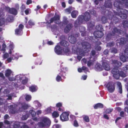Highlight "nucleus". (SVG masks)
I'll use <instances>...</instances> for the list:
<instances>
[{"label": "nucleus", "instance_id": "1", "mask_svg": "<svg viewBox=\"0 0 128 128\" xmlns=\"http://www.w3.org/2000/svg\"><path fill=\"white\" fill-rule=\"evenodd\" d=\"M115 0L114 5L115 7L117 8V10L118 12H114V14L120 16V18L126 19L127 16L128 11L122 8L123 6L125 5L126 6L128 7V0Z\"/></svg>", "mask_w": 128, "mask_h": 128}, {"label": "nucleus", "instance_id": "2", "mask_svg": "<svg viewBox=\"0 0 128 128\" xmlns=\"http://www.w3.org/2000/svg\"><path fill=\"white\" fill-rule=\"evenodd\" d=\"M82 48H78L77 46V48L74 49L75 46H73V49L76 51L78 54L82 56L84 55L87 52L88 50L91 48V45L89 43L85 42H83L81 43Z\"/></svg>", "mask_w": 128, "mask_h": 128}, {"label": "nucleus", "instance_id": "3", "mask_svg": "<svg viewBox=\"0 0 128 128\" xmlns=\"http://www.w3.org/2000/svg\"><path fill=\"white\" fill-rule=\"evenodd\" d=\"M60 44L64 48H63V51L65 53H67L70 51V48L68 47L69 43L68 42L65 40H62L60 42Z\"/></svg>", "mask_w": 128, "mask_h": 128}, {"label": "nucleus", "instance_id": "4", "mask_svg": "<svg viewBox=\"0 0 128 128\" xmlns=\"http://www.w3.org/2000/svg\"><path fill=\"white\" fill-rule=\"evenodd\" d=\"M106 87L109 92L112 93L114 91L115 89V83L112 82H109L106 85Z\"/></svg>", "mask_w": 128, "mask_h": 128}, {"label": "nucleus", "instance_id": "5", "mask_svg": "<svg viewBox=\"0 0 128 128\" xmlns=\"http://www.w3.org/2000/svg\"><path fill=\"white\" fill-rule=\"evenodd\" d=\"M84 20V18L83 15H79L78 17V20H76L74 24L75 28L77 27L79 25L81 24Z\"/></svg>", "mask_w": 128, "mask_h": 128}, {"label": "nucleus", "instance_id": "6", "mask_svg": "<svg viewBox=\"0 0 128 128\" xmlns=\"http://www.w3.org/2000/svg\"><path fill=\"white\" fill-rule=\"evenodd\" d=\"M69 114L67 112H63L60 116V119L62 122L68 121L69 120Z\"/></svg>", "mask_w": 128, "mask_h": 128}, {"label": "nucleus", "instance_id": "7", "mask_svg": "<svg viewBox=\"0 0 128 128\" xmlns=\"http://www.w3.org/2000/svg\"><path fill=\"white\" fill-rule=\"evenodd\" d=\"M108 19L110 20H112L113 22L116 24L119 21L118 18L114 16L113 14L112 13L110 12L109 14H108L107 16Z\"/></svg>", "mask_w": 128, "mask_h": 128}, {"label": "nucleus", "instance_id": "8", "mask_svg": "<svg viewBox=\"0 0 128 128\" xmlns=\"http://www.w3.org/2000/svg\"><path fill=\"white\" fill-rule=\"evenodd\" d=\"M66 76V73L64 71L62 70L58 74L56 78V80L58 82L61 81L62 80V77L64 79L66 78L65 76Z\"/></svg>", "mask_w": 128, "mask_h": 128}, {"label": "nucleus", "instance_id": "9", "mask_svg": "<svg viewBox=\"0 0 128 128\" xmlns=\"http://www.w3.org/2000/svg\"><path fill=\"white\" fill-rule=\"evenodd\" d=\"M24 28V26L22 24L19 25L18 28L15 29V32L16 34L21 35L23 33V29Z\"/></svg>", "mask_w": 128, "mask_h": 128}, {"label": "nucleus", "instance_id": "10", "mask_svg": "<svg viewBox=\"0 0 128 128\" xmlns=\"http://www.w3.org/2000/svg\"><path fill=\"white\" fill-rule=\"evenodd\" d=\"M125 56L122 55L120 56V58L121 61L123 62H125L126 58L128 59V48H126L124 50Z\"/></svg>", "mask_w": 128, "mask_h": 128}, {"label": "nucleus", "instance_id": "11", "mask_svg": "<svg viewBox=\"0 0 128 128\" xmlns=\"http://www.w3.org/2000/svg\"><path fill=\"white\" fill-rule=\"evenodd\" d=\"M118 67H114L112 70V72L113 74L114 78L116 79H119V73L120 71Z\"/></svg>", "mask_w": 128, "mask_h": 128}, {"label": "nucleus", "instance_id": "12", "mask_svg": "<svg viewBox=\"0 0 128 128\" xmlns=\"http://www.w3.org/2000/svg\"><path fill=\"white\" fill-rule=\"evenodd\" d=\"M5 9L8 11V12L10 14L16 15L18 13L17 10L14 8H10L8 6H6Z\"/></svg>", "mask_w": 128, "mask_h": 128}, {"label": "nucleus", "instance_id": "13", "mask_svg": "<svg viewBox=\"0 0 128 128\" xmlns=\"http://www.w3.org/2000/svg\"><path fill=\"white\" fill-rule=\"evenodd\" d=\"M9 109V112L12 114H14L18 112V110L17 106L15 105H10L8 106Z\"/></svg>", "mask_w": 128, "mask_h": 128}, {"label": "nucleus", "instance_id": "14", "mask_svg": "<svg viewBox=\"0 0 128 128\" xmlns=\"http://www.w3.org/2000/svg\"><path fill=\"white\" fill-rule=\"evenodd\" d=\"M41 120L42 121L46 127H49L51 124L50 120L47 117H43L41 118Z\"/></svg>", "mask_w": 128, "mask_h": 128}, {"label": "nucleus", "instance_id": "15", "mask_svg": "<svg viewBox=\"0 0 128 128\" xmlns=\"http://www.w3.org/2000/svg\"><path fill=\"white\" fill-rule=\"evenodd\" d=\"M60 19V17L58 15H57L56 16H54L53 17L51 18L50 20V22L49 24H50L54 22V23L56 24H60V22H58V20Z\"/></svg>", "mask_w": 128, "mask_h": 128}, {"label": "nucleus", "instance_id": "16", "mask_svg": "<svg viewBox=\"0 0 128 128\" xmlns=\"http://www.w3.org/2000/svg\"><path fill=\"white\" fill-rule=\"evenodd\" d=\"M84 20L86 22L89 21L91 18V16L88 11L86 12L84 14L83 16Z\"/></svg>", "mask_w": 128, "mask_h": 128}, {"label": "nucleus", "instance_id": "17", "mask_svg": "<svg viewBox=\"0 0 128 128\" xmlns=\"http://www.w3.org/2000/svg\"><path fill=\"white\" fill-rule=\"evenodd\" d=\"M62 48L58 45L56 46L54 48L55 52L58 55H60L62 54Z\"/></svg>", "mask_w": 128, "mask_h": 128}, {"label": "nucleus", "instance_id": "18", "mask_svg": "<svg viewBox=\"0 0 128 128\" xmlns=\"http://www.w3.org/2000/svg\"><path fill=\"white\" fill-rule=\"evenodd\" d=\"M94 35L95 38H101L103 36L104 34L102 31H96L94 32Z\"/></svg>", "mask_w": 128, "mask_h": 128}, {"label": "nucleus", "instance_id": "19", "mask_svg": "<svg viewBox=\"0 0 128 128\" xmlns=\"http://www.w3.org/2000/svg\"><path fill=\"white\" fill-rule=\"evenodd\" d=\"M73 27V25L72 24H69L67 25L64 28V32L67 33L72 29Z\"/></svg>", "mask_w": 128, "mask_h": 128}, {"label": "nucleus", "instance_id": "20", "mask_svg": "<svg viewBox=\"0 0 128 128\" xmlns=\"http://www.w3.org/2000/svg\"><path fill=\"white\" fill-rule=\"evenodd\" d=\"M68 39L69 42L72 44H74L76 41V38L72 35L69 36Z\"/></svg>", "mask_w": 128, "mask_h": 128}, {"label": "nucleus", "instance_id": "21", "mask_svg": "<svg viewBox=\"0 0 128 128\" xmlns=\"http://www.w3.org/2000/svg\"><path fill=\"white\" fill-rule=\"evenodd\" d=\"M112 64L115 66V67H118L120 66L122 64V63L116 60H112Z\"/></svg>", "mask_w": 128, "mask_h": 128}, {"label": "nucleus", "instance_id": "22", "mask_svg": "<svg viewBox=\"0 0 128 128\" xmlns=\"http://www.w3.org/2000/svg\"><path fill=\"white\" fill-rule=\"evenodd\" d=\"M34 25V23L32 20H30L28 22V24L26 26V27L27 28H31Z\"/></svg>", "mask_w": 128, "mask_h": 128}, {"label": "nucleus", "instance_id": "23", "mask_svg": "<svg viewBox=\"0 0 128 128\" xmlns=\"http://www.w3.org/2000/svg\"><path fill=\"white\" fill-rule=\"evenodd\" d=\"M121 30L120 29H118L117 28L115 27L113 28V30L111 32L112 34L113 35H116V34H120Z\"/></svg>", "mask_w": 128, "mask_h": 128}, {"label": "nucleus", "instance_id": "24", "mask_svg": "<svg viewBox=\"0 0 128 128\" xmlns=\"http://www.w3.org/2000/svg\"><path fill=\"white\" fill-rule=\"evenodd\" d=\"M102 66L105 70H110V66L109 64L106 62H104L102 64Z\"/></svg>", "mask_w": 128, "mask_h": 128}, {"label": "nucleus", "instance_id": "25", "mask_svg": "<svg viewBox=\"0 0 128 128\" xmlns=\"http://www.w3.org/2000/svg\"><path fill=\"white\" fill-rule=\"evenodd\" d=\"M78 14V11L76 10L73 11L71 13V15L72 18H76Z\"/></svg>", "mask_w": 128, "mask_h": 128}, {"label": "nucleus", "instance_id": "26", "mask_svg": "<svg viewBox=\"0 0 128 128\" xmlns=\"http://www.w3.org/2000/svg\"><path fill=\"white\" fill-rule=\"evenodd\" d=\"M114 36V35H113V34L111 32L108 33L107 34L106 37V40L108 41H109L112 38L113 36Z\"/></svg>", "mask_w": 128, "mask_h": 128}, {"label": "nucleus", "instance_id": "27", "mask_svg": "<svg viewBox=\"0 0 128 128\" xmlns=\"http://www.w3.org/2000/svg\"><path fill=\"white\" fill-rule=\"evenodd\" d=\"M95 69L96 70L98 71H101L102 70V66L100 64H96L95 65Z\"/></svg>", "mask_w": 128, "mask_h": 128}, {"label": "nucleus", "instance_id": "28", "mask_svg": "<svg viewBox=\"0 0 128 128\" xmlns=\"http://www.w3.org/2000/svg\"><path fill=\"white\" fill-rule=\"evenodd\" d=\"M117 85L118 88V92L120 94H122V85L120 82H117Z\"/></svg>", "mask_w": 128, "mask_h": 128}, {"label": "nucleus", "instance_id": "29", "mask_svg": "<svg viewBox=\"0 0 128 128\" xmlns=\"http://www.w3.org/2000/svg\"><path fill=\"white\" fill-rule=\"evenodd\" d=\"M88 68L84 66H83L82 68H79L78 69V71L79 72H82V70H85L86 72H88Z\"/></svg>", "mask_w": 128, "mask_h": 128}, {"label": "nucleus", "instance_id": "30", "mask_svg": "<svg viewBox=\"0 0 128 128\" xmlns=\"http://www.w3.org/2000/svg\"><path fill=\"white\" fill-rule=\"evenodd\" d=\"M128 41V40L126 38L124 37H122L120 39V43L124 44L126 43Z\"/></svg>", "mask_w": 128, "mask_h": 128}, {"label": "nucleus", "instance_id": "31", "mask_svg": "<svg viewBox=\"0 0 128 128\" xmlns=\"http://www.w3.org/2000/svg\"><path fill=\"white\" fill-rule=\"evenodd\" d=\"M103 108V105L102 104L98 103L96 104L94 106V108L95 109L98 108Z\"/></svg>", "mask_w": 128, "mask_h": 128}, {"label": "nucleus", "instance_id": "32", "mask_svg": "<svg viewBox=\"0 0 128 128\" xmlns=\"http://www.w3.org/2000/svg\"><path fill=\"white\" fill-rule=\"evenodd\" d=\"M29 89L30 91L34 92L36 91L37 90V87L35 85L29 87Z\"/></svg>", "mask_w": 128, "mask_h": 128}, {"label": "nucleus", "instance_id": "33", "mask_svg": "<svg viewBox=\"0 0 128 128\" xmlns=\"http://www.w3.org/2000/svg\"><path fill=\"white\" fill-rule=\"evenodd\" d=\"M37 125L40 128H45V127H46L44 123L42 121L38 122L37 124Z\"/></svg>", "mask_w": 128, "mask_h": 128}, {"label": "nucleus", "instance_id": "34", "mask_svg": "<svg viewBox=\"0 0 128 128\" xmlns=\"http://www.w3.org/2000/svg\"><path fill=\"white\" fill-rule=\"evenodd\" d=\"M11 73V70L9 69H8L6 71L5 76L6 77H9Z\"/></svg>", "mask_w": 128, "mask_h": 128}, {"label": "nucleus", "instance_id": "35", "mask_svg": "<svg viewBox=\"0 0 128 128\" xmlns=\"http://www.w3.org/2000/svg\"><path fill=\"white\" fill-rule=\"evenodd\" d=\"M59 114L58 112L56 111H54L52 114V116L53 118H56L59 116Z\"/></svg>", "mask_w": 128, "mask_h": 128}, {"label": "nucleus", "instance_id": "36", "mask_svg": "<svg viewBox=\"0 0 128 128\" xmlns=\"http://www.w3.org/2000/svg\"><path fill=\"white\" fill-rule=\"evenodd\" d=\"M123 26L124 28H128V21L126 20L122 22Z\"/></svg>", "mask_w": 128, "mask_h": 128}, {"label": "nucleus", "instance_id": "37", "mask_svg": "<svg viewBox=\"0 0 128 128\" xmlns=\"http://www.w3.org/2000/svg\"><path fill=\"white\" fill-rule=\"evenodd\" d=\"M20 123L18 122H15L13 125V127L14 128H18L20 127Z\"/></svg>", "mask_w": 128, "mask_h": 128}, {"label": "nucleus", "instance_id": "38", "mask_svg": "<svg viewBox=\"0 0 128 128\" xmlns=\"http://www.w3.org/2000/svg\"><path fill=\"white\" fill-rule=\"evenodd\" d=\"M107 15L106 16L107 17ZM107 18L105 16H102L101 18V20L102 21V23L105 24L107 22Z\"/></svg>", "mask_w": 128, "mask_h": 128}, {"label": "nucleus", "instance_id": "39", "mask_svg": "<svg viewBox=\"0 0 128 128\" xmlns=\"http://www.w3.org/2000/svg\"><path fill=\"white\" fill-rule=\"evenodd\" d=\"M84 120L86 122H88L90 121V120L88 116H84L83 117Z\"/></svg>", "mask_w": 128, "mask_h": 128}, {"label": "nucleus", "instance_id": "40", "mask_svg": "<svg viewBox=\"0 0 128 128\" xmlns=\"http://www.w3.org/2000/svg\"><path fill=\"white\" fill-rule=\"evenodd\" d=\"M111 53L115 54L117 52L118 50L116 48H112L110 49Z\"/></svg>", "mask_w": 128, "mask_h": 128}, {"label": "nucleus", "instance_id": "41", "mask_svg": "<svg viewBox=\"0 0 128 128\" xmlns=\"http://www.w3.org/2000/svg\"><path fill=\"white\" fill-rule=\"evenodd\" d=\"M5 23V19L4 18L0 19V26H2Z\"/></svg>", "mask_w": 128, "mask_h": 128}, {"label": "nucleus", "instance_id": "42", "mask_svg": "<svg viewBox=\"0 0 128 128\" xmlns=\"http://www.w3.org/2000/svg\"><path fill=\"white\" fill-rule=\"evenodd\" d=\"M94 64V62L90 60L88 61L87 62V65L88 67H90L91 66H93Z\"/></svg>", "mask_w": 128, "mask_h": 128}, {"label": "nucleus", "instance_id": "43", "mask_svg": "<svg viewBox=\"0 0 128 128\" xmlns=\"http://www.w3.org/2000/svg\"><path fill=\"white\" fill-rule=\"evenodd\" d=\"M88 12L90 14L93 15L95 16H96V12L95 10H91L89 11Z\"/></svg>", "mask_w": 128, "mask_h": 128}, {"label": "nucleus", "instance_id": "44", "mask_svg": "<svg viewBox=\"0 0 128 128\" xmlns=\"http://www.w3.org/2000/svg\"><path fill=\"white\" fill-rule=\"evenodd\" d=\"M79 30L80 32H83L86 30V28L85 27L81 26L79 27Z\"/></svg>", "mask_w": 128, "mask_h": 128}, {"label": "nucleus", "instance_id": "45", "mask_svg": "<svg viewBox=\"0 0 128 128\" xmlns=\"http://www.w3.org/2000/svg\"><path fill=\"white\" fill-rule=\"evenodd\" d=\"M13 17L10 16H9L6 19V21H8V22H11L13 20Z\"/></svg>", "mask_w": 128, "mask_h": 128}, {"label": "nucleus", "instance_id": "46", "mask_svg": "<svg viewBox=\"0 0 128 128\" xmlns=\"http://www.w3.org/2000/svg\"><path fill=\"white\" fill-rule=\"evenodd\" d=\"M114 44V42H110L106 44V46L107 47H111L113 46Z\"/></svg>", "mask_w": 128, "mask_h": 128}, {"label": "nucleus", "instance_id": "47", "mask_svg": "<svg viewBox=\"0 0 128 128\" xmlns=\"http://www.w3.org/2000/svg\"><path fill=\"white\" fill-rule=\"evenodd\" d=\"M42 62V61L41 59H38L36 60L35 64L36 65H40Z\"/></svg>", "mask_w": 128, "mask_h": 128}, {"label": "nucleus", "instance_id": "48", "mask_svg": "<svg viewBox=\"0 0 128 128\" xmlns=\"http://www.w3.org/2000/svg\"><path fill=\"white\" fill-rule=\"evenodd\" d=\"M113 110V109L112 108H107L106 109L105 111L106 113L107 114H109Z\"/></svg>", "mask_w": 128, "mask_h": 128}, {"label": "nucleus", "instance_id": "49", "mask_svg": "<svg viewBox=\"0 0 128 128\" xmlns=\"http://www.w3.org/2000/svg\"><path fill=\"white\" fill-rule=\"evenodd\" d=\"M28 107V106L27 104H22V106H21V108L22 109L24 110L26 109Z\"/></svg>", "mask_w": 128, "mask_h": 128}, {"label": "nucleus", "instance_id": "50", "mask_svg": "<svg viewBox=\"0 0 128 128\" xmlns=\"http://www.w3.org/2000/svg\"><path fill=\"white\" fill-rule=\"evenodd\" d=\"M119 76V78L121 76L122 77H125V74L122 71H120L118 73Z\"/></svg>", "mask_w": 128, "mask_h": 128}, {"label": "nucleus", "instance_id": "51", "mask_svg": "<svg viewBox=\"0 0 128 128\" xmlns=\"http://www.w3.org/2000/svg\"><path fill=\"white\" fill-rule=\"evenodd\" d=\"M30 114H31L32 117H34L36 115V112L33 110H30Z\"/></svg>", "mask_w": 128, "mask_h": 128}, {"label": "nucleus", "instance_id": "52", "mask_svg": "<svg viewBox=\"0 0 128 128\" xmlns=\"http://www.w3.org/2000/svg\"><path fill=\"white\" fill-rule=\"evenodd\" d=\"M9 56V55L8 53H6L4 54L2 56L4 59H5L8 58Z\"/></svg>", "mask_w": 128, "mask_h": 128}, {"label": "nucleus", "instance_id": "53", "mask_svg": "<svg viewBox=\"0 0 128 128\" xmlns=\"http://www.w3.org/2000/svg\"><path fill=\"white\" fill-rule=\"evenodd\" d=\"M31 97L30 95H26L25 97V99L27 101H28L31 99Z\"/></svg>", "mask_w": 128, "mask_h": 128}, {"label": "nucleus", "instance_id": "54", "mask_svg": "<svg viewBox=\"0 0 128 128\" xmlns=\"http://www.w3.org/2000/svg\"><path fill=\"white\" fill-rule=\"evenodd\" d=\"M68 21L67 20V18H64L63 20V22L64 24H67L68 23Z\"/></svg>", "mask_w": 128, "mask_h": 128}, {"label": "nucleus", "instance_id": "55", "mask_svg": "<svg viewBox=\"0 0 128 128\" xmlns=\"http://www.w3.org/2000/svg\"><path fill=\"white\" fill-rule=\"evenodd\" d=\"M74 126L76 127L78 126L79 125L76 120H75L74 121Z\"/></svg>", "mask_w": 128, "mask_h": 128}, {"label": "nucleus", "instance_id": "56", "mask_svg": "<svg viewBox=\"0 0 128 128\" xmlns=\"http://www.w3.org/2000/svg\"><path fill=\"white\" fill-rule=\"evenodd\" d=\"M109 52V50L108 49H106L104 51L103 53L104 54L107 55L108 54Z\"/></svg>", "mask_w": 128, "mask_h": 128}, {"label": "nucleus", "instance_id": "57", "mask_svg": "<svg viewBox=\"0 0 128 128\" xmlns=\"http://www.w3.org/2000/svg\"><path fill=\"white\" fill-rule=\"evenodd\" d=\"M90 54L91 56H94L96 54V52L94 50H92L91 51Z\"/></svg>", "mask_w": 128, "mask_h": 128}, {"label": "nucleus", "instance_id": "58", "mask_svg": "<svg viewBox=\"0 0 128 128\" xmlns=\"http://www.w3.org/2000/svg\"><path fill=\"white\" fill-rule=\"evenodd\" d=\"M62 104L60 102H58L56 104V107L58 108L62 107Z\"/></svg>", "mask_w": 128, "mask_h": 128}, {"label": "nucleus", "instance_id": "59", "mask_svg": "<svg viewBox=\"0 0 128 128\" xmlns=\"http://www.w3.org/2000/svg\"><path fill=\"white\" fill-rule=\"evenodd\" d=\"M103 0H95L94 1V4L96 5H98L99 3V2L102 1Z\"/></svg>", "mask_w": 128, "mask_h": 128}, {"label": "nucleus", "instance_id": "60", "mask_svg": "<svg viewBox=\"0 0 128 128\" xmlns=\"http://www.w3.org/2000/svg\"><path fill=\"white\" fill-rule=\"evenodd\" d=\"M28 80L26 79L23 80L22 81V83L23 84H26Z\"/></svg>", "mask_w": 128, "mask_h": 128}, {"label": "nucleus", "instance_id": "61", "mask_svg": "<svg viewBox=\"0 0 128 128\" xmlns=\"http://www.w3.org/2000/svg\"><path fill=\"white\" fill-rule=\"evenodd\" d=\"M28 118V117L26 115H24L22 116V120H26Z\"/></svg>", "mask_w": 128, "mask_h": 128}, {"label": "nucleus", "instance_id": "62", "mask_svg": "<svg viewBox=\"0 0 128 128\" xmlns=\"http://www.w3.org/2000/svg\"><path fill=\"white\" fill-rule=\"evenodd\" d=\"M0 77H1L3 80L5 78L4 74L2 72H0Z\"/></svg>", "mask_w": 128, "mask_h": 128}, {"label": "nucleus", "instance_id": "63", "mask_svg": "<svg viewBox=\"0 0 128 128\" xmlns=\"http://www.w3.org/2000/svg\"><path fill=\"white\" fill-rule=\"evenodd\" d=\"M95 49L97 50L100 51L101 49V48L100 46H98L95 48Z\"/></svg>", "mask_w": 128, "mask_h": 128}, {"label": "nucleus", "instance_id": "64", "mask_svg": "<svg viewBox=\"0 0 128 128\" xmlns=\"http://www.w3.org/2000/svg\"><path fill=\"white\" fill-rule=\"evenodd\" d=\"M120 115L122 117H124V113L123 111H121L120 112Z\"/></svg>", "mask_w": 128, "mask_h": 128}]
</instances>
